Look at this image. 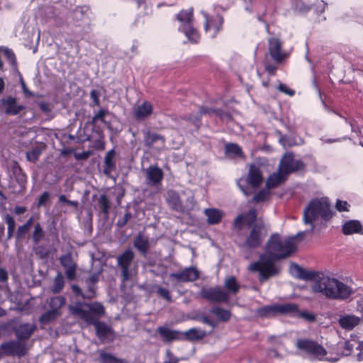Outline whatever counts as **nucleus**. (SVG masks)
<instances>
[{
    "instance_id": "nucleus-52",
    "label": "nucleus",
    "mask_w": 363,
    "mask_h": 363,
    "mask_svg": "<svg viewBox=\"0 0 363 363\" xmlns=\"http://www.w3.org/2000/svg\"><path fill=\"white\" fill-rule=\"evenodd\" d=\"M30 228L24 224L19 225L15 235L16 240H20L25 238V237L30 232Z\"/></svg>"
},
{
    "instance_id": "nucleus-59",
    "label": "nucleus",
    "mask_w": 363,
    "mask_h": 363,
    "mask_svg": "<svg viewBox=\"0 0 363 363\" xmlns=\"http://www.w3.org/2000/svg\"><path fill=\"white\" fill-rule=\"evenodd\" d=\"M131 217H132V214L130 212H129V211L125 212L123 217L122 218H120L118 220L117 225L119 228L124 227L127 224L128 220L131 218Z\"/></svg>"
},
{
    "instance_id": "nucleus-62",
    "label": "nucleus",
    "mask_w": 363,
    "mask_h": 363,
    "mask_svg": "<svg viewBox=\"0 0 363 363\" xmlns=\"http://www.w3.org/2000/svg\"><path fill=\"white\" fill-rule=\"evenodd\" d=\"M354 349V345L348 340L345 341L343 346V354L346 356L350 355Z\"/></svg>"
},
{
    "instance_id": "nucleus-26",
    "label": "nucleus",
    "mask_w": 363,
    "mask_h": 363,
    "mask_svg": "<svg viewBox=\"0 0 363 363\" xmlns=\"http://www.w3.org/2000/svg\"><path fill=\"white\" fill-rule=\"evenodd\" d=\"M287 178L288 177L278 169L277 172H273L268 177L266 181V187L269 190L277 188L281 184L285 182Z\"/></svg>"
},
{
    "instance_id": "nucleus-35",
    "label": "nucleus",
    "mask_w": 363,
    "mask_h": 363,
    "mask_svg": "<svg viewBox=\"0 0 363 363\" xmlns=\"http://www.w3.org/2000/svg\"><path fill=\"white\" fill-rule=\"evenodd\" d=\"M210 313L215 315L221 322H228L231 317V312L229 310L219 306L212 307L210 309Z\"/></svg>"
},
{
    "instance_id": "nucleus-22",
    "label": "nucleus",
    "mask_w": 363,
    "mask_h": 363,
    "mask_svg": "<svg viewBox=\"0 0 363 363\" xmlns=\"http://www.w3.org/2000/svg\"><path fill=\"white\" fill-rule=\"evenodd\" d=\"M133 246L143 256L145 257L150 247L148 238L145 237L142 233H139L134 238Z\"/></svg>"
},
{
    "instance_id": "nucleus-8",
    "label": "nucleus",
    "mask_w": 363,
    "mask_h": 363,
    "mask_svg": "<svg viewBox=\"0 0 363 363\" xmlns=\"http://www.w3.org/2000/svg\"><path fill=\"white\" fill-rule=\"evenodd\" d=\"M27 352L28 348L23 342L10 340L0 345V359L3 356L23 357Z\"/></svg>"
},
{
    "instance_id": "nucleus-42",
    "label": "nucleus",
    "mask_w": 363,
    "mask_h": 363,
    "mask_svg": "<svg viewBox=\"0 0 363 363\" xmlns=\"http://www.w3.org/2000/svg\"><path fill=\"white\" fill-rule=\"evenodd\" d=\"M99 357L102 363H128L125 359L118 358L113 354L105 351L100 352Z\"/></svg>"
},
{
    "instance_id": "nucleus-31",
    "label": "nucleus",
    "mask_w": 363,
    "mask_h": 363,
    "mask_svg": "<svg viewBox=\"0 0 363 363\" xmlns=\"http://www.w3.org/2000/svg\"><path fill=\"white\" fill-rule=\"evenodd\" d=\"M255 315L262 318H271L277 315V303L274 305H267L257 308L255 311Z\"/></svg>"
},
{
    "instance_id": "nucleus-57",
    "label": "nucleus",
    "mask_w": 363,
    "mask_h": 363,
    "mask_svg": "<svg viewBox=\"0 0 363 363\" xmlns=\"http://www.w3.org/2000/svg\"><path fill=\"white\" fill-rule=\"evenodd\" d=\"M278 90L289 96H293L295 94V91L290 89L287 85L280 83L278 86Z\"/></svg>"
},
{
    "instance_id": "nucleus-28",
    "label": "nucleus",
    "mask_w": 363,
    "mask_h": 363,
    "mask_svg": "<svg viewBox=\"0 0 363 363\" xmlns=\"http://www.w3.org/2000/svg\"><path fill=\"white\" fill-rule=\"evenodd\" d=\"M223 23V18L220 15H216V16L212 17L206 16L204 23V30L206 32H208L211 28H213L215 33H216L221 28Z\"/></svg>"
},
{
    "instance_id": "nucleus-53",
    "label": "nucleus",
    "mask_w": 363,
    "mask_h": 363,
    "mask_svg": "<svg viewBox=\"0 0 363 363\" xmlns=\"http://www.w3.org/2000/svg\"><path fill=\"white\" fill-rule=\"evenodd\" d=\"M157 294L160 297L164 298L167 302H169V303L172 302V298L170 291L167 289H165L160 286H157Z\"/></svg>"
},
{
    "instance_id": "nucleus-34",
    "label": "nucleus",
    "mask_w": 363,
    "mask_h": 363,
    "mask_svg": "<svg viewBox=\"0 0 363 363\" xmlns=\"http://www.w3.org/2000/svg\"><path fill=\"white\" fill-rule=\"evenodd\" d=\"M204 214L207 217V222L210 225L218 224L223 218V213L216 208H206Z\"/></svg>"
},
{
    "instance_id": "nucleus-56",
    "label": "nucleus",
    "mask_w": 363,
    "mask_h": 363,
    "mask_svg": "<svg viewBox=\"0 0 363 363\" xmlns=\"http://www.w3.org/2000/svg\"><path fill=\"white\" fill-rule=\"evenodd\" d=\"M36 245L37 246L35 247V254L42 259L48 257L49 255V251L43 245H40L39 244Z\"/></svg>"
},
{
    "instance_id": "nucleus-61",
    "label": "nucleus",
    "mask_w": 363,
    "mask_h": 363,
    "mask_svg": "<svg viewBox=\"0 0 363 363\" xmlns=\"http://www.w3.org/2000/svg\"><path fill=\"white\" fill-rule=\"evenodd\" d=\"M99 91L96 89H92L90 92V98L92 100L94 106H99L100 105V101H99Z\"/></svg>"
},
{
    "instance_id": "nucleus-21",
    "label": "nucleus",
    "mask_w": 363,
    "mask_h": 363,
    "mask_svg": "<svg viewBox=\"0 0 363 363\" xmlns=\"http://www.w3.org/2000/svg\"><path fill=\"white\" fill-rule=\"evenodd\" d=\"M36 330V325L30 323H22L14 330V334L18 341L23 342L28 340Z\"/></svg>"
},
{
    "instance_id": "nucleus-64",
    "label": "nucleus",
    "mask_w": 363,
    "mask_h": 363,
    "mask_svg": "<svg viewBox=\"0 0 363 363\" xmlns=\"http://www.w3.org/2000/svg\"><path fill=\"white\" fill-rule=\"evenodd\" d=\"M356 350L358 351L357 353V359L359 362H361L363 360V341L358 342V345L356 347Z\"/></svg>"
},
{
    "instance_id": "nucleus-10",
    "label": "nucleus",
    "mask_w": 363,
    "mask_h": 363,
    "mask_svg": "<svg viewBox=\"0 0 363 363\" xmlns=\"http://www.w3.org/2000/svg\"><path fill=\"white\" fill-rule=\"evenodd\" d=\"M201 296L211 302L228 303L230 300L229 294L222 290L219 286L202 288L200 291Z\"/></svg>"
},
{
    "instance_id": "nucleus-17",
    "label": "nucleus",
    "mask_w": 363,
    "mask_h": 363,
    "mask_svg": "<svg viewBox=\"0 0 363 363\" xmlns=\"http://www.w3.org/2000/svg\"><path fill=\"white\" fill-rule=\"evenodd\" d=\"M1 106L5 107L4 112L7 116H16L26 108L23 104H18L16 97L9 96L0 99Z\"/></svg>"
},
{
    "instance_id": "nucleus-55",
    "label": "nucleus",
    "mask_w": 363,
    "mask_h": 363,
    "mask_svg": "<svg viewBox=\"0 0 363 363\" xmlns=\"http://www.w3.org/2000/svg\"><path fill=\"white\" fill-rule=\"evenodd\" d=\"M87 289L84 292V298L91 299L96 296V286L94 285L86 283Z\"/></svg>"
},
{
    "instance_id": "nucleus-43",
    "label": "nucleus",
    "mask_w": 363,
    "mask_h": 363,
    "mask_svg": "<svg viewBox=\"0 0 363 363\" xmlns=\"http://www.w3.org/2000/svg\"><path fill=\"white\" fill-rule=\"evenodd\" d=\"M182 30L191 42L194 43L199 42L200 35L198 30L193 27L192 24L184 26L182 28Z\"/></svg>"
},
{
    "instance_id": "nucleus-45",
    "label": "nucleus",
    "mask_w": 363,
    "mask_h": 363,
    "mask_svg": "<svg viewBox=\"0 0 363 363\" xmlns=\"http://www.w3.org/2000/svg\"><path fill=\"white\" fill-rule=\"evenodd\" d=\"M270 197V191L269 189H262L257 192L251 200L252 203H259L269 200Z\"/></svg>"
},
{
    "instance_id": "nucleus-12",
    "label": "nucleus",
    "mask_w": 363,
    "mask_h": 363,
    "mask_svg": "<svg viewBox=\"0 0 363 363\" xmlns=\"http://www.w3.org/2000/svg\"><path fill=\"white\" fill-rule=\"evenodd\" d=\"M99 319L96 318L91 323L94 326L96 335L102 342L112 341L115 336L114 330L105 322L99 320Z\"/></svg>"
},
{
    "instance_id": "nucleus-6",
    "label": "nucleus",
    "mask_w": 363,
    "mask_h": 363,
    "mask_svg": "<svg viewBox=\"0 0 363 363\" xmlns=\"http://www.w3.org/2000/svg\"><path fill=\"white\" fill-rule=\"evenodd\" d=\"M295 345L298 350L320 360L327 354V351L323 346L312 339H297Z\"/></svg>"
},
{
    "instance_id": "nucleus-9",
    "label": "nucleus",
    "mask_w": 363,
    "mask_h": 363,
    "mask_svg": "<svg viewBox=\"0 0 363 363\" xmlns=\"http://www.w3.org/2000/svg\"><path fill=\"white\" fill-rule=\"evenodd\" d=\"M264 226L262 222L254 225L250 233L246 236L243 246L248 249H256L261 246L264 238V235L262 233Z\"/></svg>"
},
{
    "instance_id": "nucleus-41",
    "label": "nucleus",
    "mask_w": 363,
    "mask_h": 363,
    "mask_svg": "<svg viewBox=\"0 0 363 363\" xmlns=\"http://www.w3.org/2000/svg\"><path fill=\"white\" fill-rule=\"evenodd\" d=\"M45 149L44 145H35L32 147L30 150L26 152V158L32 162H37L41 155L43 150Z\"/></svg>"
},
{
    "instance_id": "nucleus-33",
    "label": "nucleus",
    "mask_w": 363,
    "mask_h": 363,
    "mask_svg": "<svg viewBox=\"0 0 363 363\" xmlns=\"http://www.w3.org/2000/svg\"><path fill=\"white\" fill-rule=\"evenodd\" d=\"M116 156V151L114 149H111L107 152L105 158H104V173L106 175H110V174L116 168V162L114 161V157Z\"/></svg>"
},
{
    "instance_id": "nucleus-11",
    "label": "nucleus",
    "mask_w": 363,
    "mask_h": 363,
    "mask_svg": "<svg viewBox=\"0 0 363 363\" xmlns=\"http://www.w3.org/2000/svg\"><path fill=\"white\" fill-rule=\"evenodd\" d=\"M135 254L130 249L125 250L117 257V264L121 269V279L123 282L128 281L130 278V267L134 259Z\"/></svg>"
},
{
    "instance_id": "nucleus-49",
    "label": "nucleus",
    "mask_w": 363,
    "mask_h": 363,
    "mask_svg": "<svg viewBox=\"0 0 363 363\" xmlns=\"http://www.w3.org/2000/svg\"><path fill=\"white\" fill-rule=\"evenodd\" d=\"M13 174L16 181L21 186H23L26 184L27 176L25 173L23 172L21 167L18 166L16 168L13 169Z\"/></svg>"
},
{
    "instance_id": "nucleus-37",
    "label": "nucleus",
    "mask_w": 363,
    "mask_h": 363,
    "mask_svg": "<svg viewBox=\"0 0 363 363\" xmlns=\"http://www.w3.org/2000/svg\"><path fill=\"white\" fill-rule=\"evenodd\" d=\"M62 314V313H60L57 311L48 309L40 316L39 321L40 323L46 325L55 320L60 317Z\"/></svg>"
},
{
    "instance_id": "nucleus-60",
    "label": "nucleus",
    "mask_w": 363,
    "mask_h": 363,
    "mask_svg": "<svg viewBox=\"0 0 363 363\" xmlns=\"http://www.w3.org/2000/svg\"><path fill=\"white\" fill-rule=\"evenodd\" d=\"M50 199V194L48 191L43 192L39 197L38 201V206H45Z\"/></svg>"
},
{
    "instance_id": "nucleus-48",
    "label": "nucleus",
    "mask_w": 363,
    "mask_h": 363,
    "mask_svg": "<svg viewBox=\"0 0 363 363\" xmlns=\"http://www.w3.org/2000/svg\"><path fill=\"white\" fill-rule=\"evenodd\" d=\"M225 153L235 157H243L242 148L236 143H228L225 147Z\"/></svg>"
},
{
    "instance_id": "nucleus-32",
    "label": "nucleus",
    "mask_w": 363,
    "mask_h": 363,
    "mask_svg": "<svg viewBox=\"0 0 363 363\" xmlns=\"http://www.w3.org/2000/svg\"><path fill=\"white\" fill-rule=\"evenodd\" d=\"M167 202L172 209L177 211H181L183 209L182 201L176 191H172L167 193Z\"/></svg>"
},
{
    "instance_id": "nucleus-40",
    "label": "nucleus",
    "mask_w": 363,
    "mask_h": 363,
    "mask_svg": "<svg viewBox=\"0 0 363 363\" xmlns=\"http://www.w3.org/2000/svg\"><path fill=\"white\" fill-rule=\"evenodd\" d=\"M3 220L7 225V238L6 240H11L13 236L16 228L14 218L9 213L4 216Z\"/></svg>"
},
{
    "instance_id": "nucleus-3",
    "label": "nucleus",
    "mask_w": 363,
    "mask_h": 363,
    "mask_svg": "<svg viewBox=\"0 0 363 363\" xmlns=\"http://www.w3.org/2000/svg\"><path fill=\"white\" fill-rule=\"evenodd\" d=\"M333 216L329 201L327 198L313 199L303 211V218L305 223L311 225V231L315 228V221L322 219L324 221L330 220Z\"/></svg>"
},
{
    "instance_id": "nucleus-63",
    "label": "nucleus",
    "mask_w": 363,
    "mask_h": 363,
    "mask_svg": "<svg viewBox=\"0 0 363 363\" xmlns=\"http://www.w3.org/2000/svg\"><path fill=\"white\" fill-rule=\"evenodd\" d=\"M245 223L243 215H238L233 221V225L235 228L240 230L242 228V225Z\"/></svg>"
},
{
    "instance_id": "nucleus-54",
    "label": "nucleus",
    "mask_w": 363,
    "mask_h": 363,
    "mask_svg": "<svg viewBox=\"0 0 363 363\" xmlns=\"http://www.w3.org/2000/svg\"><path fill=\"white\" fill-rule=\"evenodd\" d=\"M296 317L303 318L310 323H313L315 321V315L311 313L305 311H301L298 310V312L297 313Z\"/></svg>"
},
{
    "instance_id": "nucleus-16",
    "label": "nucleus",
    "mask_w": 363,
    "mask_h": 363,
    "mask_svg": "<svg viewBox=\"0 0 363 363\" xmlns=\"http://www.w3.org/2000/svg\"><path fill=\"white\" fill-rule=\"evenodd\" d=\"M170 278L182 282H192L197 280L200 277V272L196 267H186L181 272L172 273Z\"/></svg>"
},
{
    "instance_id": "nucleus-29",
    "label": "nucleus",
    "mask_w": 363,
    "mask_h": 363,
    "mask_svg": "<svg viewBox=\"0 0 363 363\" xmlns=\"http://www.w3.org/2000/svg\"><path fill=\"white\" fill-rule=\"evenodd\" d=\"M177 21L181 23L182 28L184 26L192 24L194 20V9L190 8L189 9L181 10L175 16Z\"/></svg>"
},
{
    "instance_id": "nucleus-24",
    "label": "nucleus",
    "mask_w": 363,
    "mask_h": 363,
    "mask_svg": "<svg viewBox=\"0 0 363 363\" xmlns=\"http://www.w3.org/2000/svg\"><path fill=\"white\" fill-rule=\"evenodd\" d=\"M360 323V318L354 315H345L340 317L338 323L342 329L351 330Z\"/></svg>"
},
{
    "instance_id": "nucleus-38",
    "label": "nucleus",
    "mask_w": 363,
    "mask_h": 363,
    "mask_svg": "<svg viewBox=\"0 0 363 363\" xmlns=\"http://www.w3.org/2000/svg\"><path fill=\"white\" fill-rule=\"evenodd\" d=\"M45 235V232L39 222L34 224L33 231L31 234V239L34 245H38Z\"/></svg>"
},
{
    "instance_id": "nucleus-27",
    "label": "nucleus",
    "mask_w": 363,
    "mask_h": 363,
    "mask_svg": "<svg viewBox=\"0 0 363 363\" xmlns=\"http://www.w3.org/2000/svg\"><path fill=\"white\" fill-rule=\"evenodd\" d=\"M342 233L345 235L354 233H362V224L357 220L346 221L342 226Z\"/></svg>"
},
{
    "instance_id": "nucleus-15",
    "label": "nucleus",
    "mask_w": 363,
    "mask_h": 363,
    "mask_svg": "<svg viewBox=\"0 0 363 363\" xmlns=\"http://www.w3.org/2000/svg\"><path fill=\"white\" fill-rule=\"evenodd\" d=\"M264 180L262 172L259 165L252 163L249 165L246 182L249 186L254 189L259 188Z\"/></svg>"
},
{
    "instance_id": "nucleus-50",
    "label": "nucleus",
    "mask_w": 363,
    "mask_h": 363,
    "mask_svg": "<svg viewBox=\"0 0 363 363\" xmlns=\"http://www.w3.org/2000/svg\"><path fill=\"white\" fill-rule=\"evenodd\" d=\"M65 286V281L61 273L58 272L57 276L55 277L54 284L52 287V291L54 293H60Z\"/></svg>"
},
{
    "instance_id": "nucleus-1",
    "label": "nucleus",
    "mask_w": 363,
    "mask_h": 363,
    "mask_svg": "<svg viewBox=\"0 0 363 363\" xmlns=\"http://www.w3.org/2000/svg\"><path fill=\"white\" fill-rule=\"evenodd\" d=\"M291 267L298 273L299 279L315 281L313 291L321 293L328 299L345 300L352 294L350 286L323 272L308 271L295 263L291 264Z\"/></svg>"
},
{
    "instance_id": "nucleus-46",
    "label": "nucleus",
    "mask_w": 363,
    "mask_h": 363,
    "mask_svg": "<svg viewBox=\"0 0 363 363\" xmlns=\"http://www.w3.org/2000/svg\"><path fill=\"white\" fill-rule=\"evenodd\" d=\"M225 287L228 292L233 294H237L240 288L235 277H230L225 280Z\"/></svg>"
},
{
    "instance_id": "nucleus-47",
    "label": "nucleus",
    "mask_w": 363,
    "mask_h": 363,
    "mask_svg": "<svg viewBox=\"0 0 363 363\" xmlns=\"http://www.w3.org/2000/svg\"><path fill=\"white\" fill-rule=\"evenodd\" d=\"M245 223L249 228H252L257 218V211L255 208L250 209L245 215H243Z\"/></svg>"
},
{
    "instance_id": "nucleus-44",
    "label": "nucleus",
    "mask_w": 363,
    "mask_h": 363,
    "mask_svg": "<svg viewBox=\"0 0 363 363\" xmlns=\"http://www.w3.org/2000/svg\"><path fill=\"white\" fill-rule=\"evenodd\" d=\"M1 52L4 53L11 67L13 69H16L18 63L16 56L13 50L7 47L1 46Z\"/></svg>"
},
{
    "instance_id": "nucleus-39",
    "label": "nucleus",
    "mask_w": 363,
    "mask_h": 363,
    "mask_svg": "<svg viewBox=\"0 0 363 363\" xmlns=\"http://www.w3.org/2000/svg\"><path fill=\"white\" fill-rule=\"evenodd\" d=\"M97 206L105 217H108L111 208V201L106 194H101L99 199Z\"/></svg>"
},
{
    "instance_id": "nucleus-23",
    "label": "nucleus",
    "mask_w": 363,
    "mask_h": 363,
    "mask_svg": "<svg viewBox=\"0 0 363 363\" xmlns=\"http://www.w3.org/2000/svg\"><path fill=\"white\" fill-rule=\"evenodd\" d=\"M182 340L189 342L199 341L206 336L205 330L196 328H191L186 331L181 332Z\"/></svg>"
},
{
    "instance_id": "nucleus-36",
    "label": "nucleus",
    "mask_w": 363,
    "mask_h": 363,
    "mask_svg": "<svg viewBox=\"0 0 363 363\" xmlns=\"http://www.w3.org/2000/svg\"><path fill=\"white\" fill-rule=\"evenodd\" d=\"M48 303L50 310H55L62 313L61 309L65 305L66 299L63 296H53L48 301Z\"/></svg>"
},
{
    "instance_id": "nucleus-19",
    "label": "nucleus",
    "mask_w": 363,
    "mask_h": 363,
    "mask_svg": "<svg viewBox=\"0 0 363 363\" xmlns=\"http://www.w3.org/2000/svg\"><path fill=\"white\" fill-rule=\"evenodd\" d=\"M61 265L65 269V274L69 280L74 279L76 277L77 264L73 261L70 254L63 255L60 257Z\"/></svg>"
},
{
    "instance_id": "nucleus-51",
    "label": "nucleus",
    "mask_w": 363,
    "mask_h": 363,
    "mask_svg": "<svg viewBox=\"0 0 363 363\" xmlns=\"http://www.w3.org/2000/svg\"><path fill=\"white\" fill-rule=\"evenodd\" d=\"M201 114L197 112L195 115L185 116L182 119L191 123L196 128H199L201 125Z\"/></svg>"
},
{
    "instance_id": "nucleus-13",
    "label": "nucleus",
    "mask_w": 363,
    "mask_h": 363,
    "mask_svg": "<svg viewBox=\"0 0 363 363\" xmlns=\"http://www.w3.org/2000/svg\"><path fill=\"white\" fill-rule=\"evenodd\" d=\"M144 145L149 149H162L165 144V138L155 132H152L150 130H147L143 132Z\"/></svg>"
},
{
    "instance_id": "nucleus-58",
    "label": "nucleus",
    "mask_w": 363,
    "mask_h": 363,
    "mask_svg": "<svg viewBox=\"0 0 363 363\" xmlns=\"http://www.w3.org/2000/svg\"><path fill=\"white\" fill-rule=\"evenodd\" d=\"M350 204L346 201L337 200L335 208L339 212L349 211Z\"/></svg>"
},
{
    "instance_id": "nucleus-5",
    "label": "nucleus",
    "mask_w": 363,
    "mask_h": 363,
    "mask_svg": "<svg viewBox=\"0 0 363 363\" xmlns=\"http://www.w3.org/2000/svg\"><path fill=\"white\" fill-rule=\"evenodd\" d=\"M71 314L84 320L86 324L91 325L96 318H101L106 313L104 306L99 302L92 303L78 302L75 305H69Z\"/></svg>"
},
{
    "instance_id": "nucleus-14",
    "label": "nucleus",
    "mask_w": 363,
    "mask_h": 363,
    "mask_svg": "<svg viewBox=\"0 0 363 363\" xmlns=\"http://www.w3.org/2000/svg\"><path fill=\"white\" fill-rule=\"evenodd\" d=\"M268 50L272 59L277 63H281L287 55L282 50V43L277 38H271L268 41Z\"/></svg>"
},
{
    "instance_id": "nucleus-7",
    "label": "nucleus",
    "mask_w": 363,
    "mask_h": 363,
    "mask_svg": "<svg viewBox=\"0 0 363 363\" xmlns=\"http://www.w3.org/2000/svg\"><path fill=\"white\" fill-rule=\"evenodd\" d=\"M306 168L305 163L301 160H295L293 152H285L279 164L278 169L287 177L289 174L298 171H303Z\"/></svg>"
},
{
    "instance_id": "nucleus-30",
    "label": "nucleus",
    "mask_w": 363,
    "mask_h": 363,
    "mask_svg": "<svg viewBox=\"0 0 363 363\" xmlns=\"http://www.w3.org/2000/svg\"><path fill=\"white\" fill-rule=\"evenodd\" d=\"M277 311L278 315H289L296 317L298 312V306L294 303H277Z\"/></svg>"
},
{
    "instance_id": "nucleus-20",
    "label": "nucleus",
    "mask_w": 363,
    "mask_h": 363,
    "mask_svg": "<svg viewBox=\"0 0 363 363\" xmlns=\"http://www.w3.org/2000/svg\"><path fill=\"white\" fill-rule=\"evenodd\" d=\"M153 112L152 104L147 101H143L140 105L133 109V116L138 121H144L152 115Z\"/></svg>"
},
{
    "instance_id": "nucleus-25",
    "label": "nucleus",
    "mask_w": 363,
    "mask_h": 363,
    "mask_svg": "<svg viewBox=\"0 0 363 363\" xmlns=\"http://www.w3.org/2000/svg\"><path fill=\"white\" fill-rule=\"evenodd\" d=\"M157 332L166 342H171L174 340H182V334L179 331L160 326L157 328Z\"/></svg>"
},
{
    "instance_id": "nucleus-18",
    "label": "nucleus",
    "mask_w": 363,
    "mask_h": 363,
    "mask_svg": "<svg viewBox=\"0 0 363 363\" xmlns=\"http://www.w3.org/2000/svg\"><path fill=\"white\" fill-rule=\"evenodd\" d=\"M147 183L150 186L160 184L164 178V172L157 166H150L145 170Z\"/></svg>"
},
{
    "instance_id": "nucleus-4",
    "label": "nucleus",
    "mask_w": 363,
    "mask_h": 363,
    "mask_svg": "<svg viewBox=\"0 0 363 363\" xmlns=\"http://www.w3.org/2000/svg\"><path fill=\"white\" fill-rule=\"evenodd\" d=\"M277 261L269 254L264 253L259 255L257 261L250 264L248 270L258 273L259 281L264 282L280 273V268L275 264Z\"/></svg>"
},
{
    "instance_id": "nucleus-2",
    "label": "nucleus",
    "mask_w": 363,
    "mask_h": 363,
    "mask_svg": "<svg viewBox=\"0 0 363 363\" xmlns=\"http://www.w3.org/2000/svg\"><path fill=\"white\" fill-rule=\"evenodd\" d=\"M303 233H299L296 236L289 237L284 240L279 234H272L266 245L267 252L275 259L280 260L289 257L296 250V240L300 237L302 239Z\"/></svg>"
}]
</instances>
